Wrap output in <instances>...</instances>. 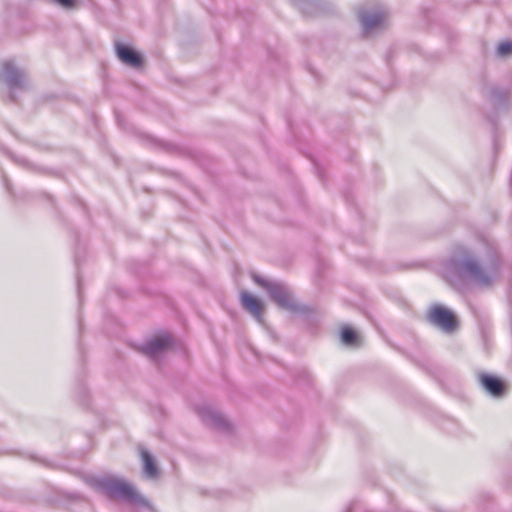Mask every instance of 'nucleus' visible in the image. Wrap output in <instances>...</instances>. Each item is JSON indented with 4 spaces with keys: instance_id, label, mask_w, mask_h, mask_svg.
<instances>
[{
    "instance_id": "4",
    "label": "nucleus",
    "mask_w": 512,
    "mask_h": 512,
    "mask_svg": "<svg viewBox=\"0 0 512 512\" xmlns=\"http://www.w3.org/2000/svg\"><path fill=\"white\" fill-rule=\"evenodd\" d=\"M0 76L9 89V97L12 101H15V91H22L28 87L26 74L17 68L11 60L3 62Z\"/></svg>"
},
{
    "instance_id": "15",
    "label": "nucleus",
    "mask_w": 512,
    "mask_h": 512,
    "mask_svg": "<svg viewBox=\"0 0 512 512\" xmlns=\"http://www.w3.org/2000/svg\"><path fill=\"white\" fill-rule=\"evenodd\" d=\"M512 52V42L505 41L498 45L497 47V55L499 57H505Z\"/></svg>"
},
{
    "instance_id": "3",
    "label": "nucleus",
    "mask_w": 512,
    "mask_h": 512,
    "mask_svg": "<svg viewBox=\"0 0 512 512\" xmlns=\"http://www.w3.org/2000/svg\"><path fill=\"white\" fill-rule=\"evenodd\" d=\"M252 278L255 283L264 288L270 298L278 307L288 310L292 313L308 314L311 312L310 307L298 304L290 291V289L282 282L270 281L259 275L253 274Z\"/></svg>"
},
{
    "instance_id": "16",
    "label": "nucleus",
    "mask_w": 512,
    "mask_h": 512,
    "mask_svg": "<svg viewBox=\"0 0 512 512\" xmlns=\"http://www.w3.org/2000/svg\"><path fill=\"white\" fill-rule=\"evenodd\" d=\"M7 155L18 165L24 167V168H28V169H32L33 166L32 164L25 158L23 157H20V156H15L14 154L8 152Z\"/></svg>"
},
{
    "instance_id": "13",
    "label": "nucleus",
    "mask_w": 512,
    "mask_h": 512,
    "mask_svg": "<svg viewBox=\"0 0 512 512\" xmlns=\"http://www.w3.org/2000/svg\"><path fill=\"white\" fill-rule=\"evenodd\" d=\"M508 91L500 88H492L490 91V98L493 104L497 107L505 106L508 100Z\"/></svg>"
},
{
    "instance_id": "17",
    "label": "nucleus",
    "mask_w": 512,
    "mask_h": 512,
    "mask_svg": "<svg viewBox=\"0 0 512 512\" xmlns=\"http://www.w3.org/2000/svg\"><path fill=\"white\" fill-rule=\"evenodd\" d=\"M53 1L64 8H71L75 4V0H53Z\"/></svg>"
},
{
    "instance_id": "9",
    "label": "nucleus",
    "mask_w": 512,
    "mask_h": 512,
    "mask_svg": "<svg viewBox=\"0 0 512 512\" xmlns=\"http://www.w3.org/2000/svg\"><path fill=\"white\" fill-rule=\"evenodd\" d=\"M115 50L119 60L125 63L126 65H129L134 68H138L142 65L141 55L132 47L116 42Z\"/></svg>"
},
{
    "instance_id": "1",
    "label": "nucleus",
    "mask_w": 512,
    "mask_h": 512,
    "mask_svg": "<svg viewBox=\"0 0 512 512\" xmlns=\"http://www.w3.org/2000/svg\"><path fill=\"white\" fill-rule=\"evenodd\" d=\"M500 266L498 253L493 247H487L485 257L460 247L445 262L443 272L454 288L463 291L470 283L485 287L491 285L499 275Z\"/></svg>"
},
{
    "instance_id": "7",
    "label": "nucleus",
    "mask_w": 512,
    "mask_h": 512,
    "mask_svg": "<svg viewBox=\"0 0 512 512\" xmlns=\"http://www.w3.org/2000/svg\"><path fill=\"white\" fill-rule=\"evenodd\" d=\"M197 413L201 420L209 427L221 431L229 432L231 425L228 420L218 411L210 406H198Z\"/></svg>"
},
{
    "instance_id": "18",
    "label": "nucleus",
    "mask_w": 512,
    "mask_h": 512,
    "mask_svg": "<svg viewBox=\"0 0 512 512\" xmlns=\"http://www.w3.org/2000/svg\"><path fill=\"white\" fill-rule=\"evenodd\" d=\"M3 182H4V185H5L6 189H7V191L11 193V189H10L8 180L5 177H3Z\"/></svg>"
},
{
    "instance_id": "11",
    "label": "nucleus",
    "mask_w": 512,
    "mask_h": 512,
    "mask_svg": "<svg viewBox=\"0 0 512 512\" xmlns=\"http://www.w3.org/2000/svg\"><path fill=\"white\" fill-rule=\"evenodd\" d=\"M241 300L243 307L247 309L259 323H262V303L257 298L246 292L241 293Z\"/></svg>"
},
{
    "instance_id": "19",
    "label": "nucleus",
    "mask_w": 512,
    "mask_h": 512,
    "mask_svg": "<svg viewBox=\"0 0 512 512\" xmlns=\"http://www.w3.org/2000/svg\"><path fill=\"white\" fill-rule=\"evenodd\" d=\"M77 289H78V294L80 295V281L79 279L77 280Z\"/></svg>"
},
{
    "instance_id": "2",
    "label": "nucleus",
    "mask_w": 512,
    "mask_h": 512,
    "mask_svg": "<svg viewBox=\"0 0 512 512\" xmlns=\"http://www.w3.org/2000/svg\"><path fill=\"white\" fill-rule=\"evenodd\" d=\"M88 484L111 500H122L129 504L149 507V502L122 478L114 476L90 477Z\"/></svg>"
},
{
    "instance_id": "10",
    "label": "nucleus",
    "mask_w": 512,
    "mask_h": 512,
    "mask_svg": "<svg viewBox=\"0 0 512 512\" xmlns=\"http://www.w3.org/2000/svg\"><path fill=\"white\" fill-rule=\"evenodd\" d=\"M482 387L493 397H501L505 391L504 382L493 375L487 373H480L478 375Z\"/></svg>"
},
{
    "instance_id": "14",
    "label": "nucleus",
    "mask_w": 512,
    "mask_h": 512,
    "mask_svg": "<svg viewBox=\"0 0 512 512\" xmlns=\"http://www.w3.org/2000/svg\"><path fill=\"white\" fill-rule=\"evenodd\" d=\"M358 339L357 333L350 327L341 330V340L345 345H354Z\"/></svg>"
},
{
    "instance_id": "8",
    "label": "nucleus",
    "mask_w": 512,
    "mask_h": 512,
    "mask_svg": "<svg viewBox=\"0 0 512 512\" xmlns=\"http://www.w3.org/2000/svg\"><path fill=\"white\" fill-rule=\"evenodd\" d=\"M173 339L169 334H162L147 341L142 351L150 358H154L166 351L172 345Z\"/></svg>"
},
{
    "instance_id": "5",
    "label": "nucleus",
    "mask_w": 512,
    "mask_h": 512,
    "mask_svg": "<svg viewBox=\"0 0 512 512\" xmlns=\"http://www.w3.org/2000/svg\"><path fill=\"white\" fill-rule=\"evenodd\" d=\"M427 320L445 333H452L458 327L455 315L441 305H433L428 312Z\"/></svg>"
},
{
    "instance_id": "6",
    "label": "nucleus",
    "mask_w": 512,
    "mask_h": 512,
    "mask_svg": "<svg viewBox=\"0 0 512 512\" xmlns=\"http://www.w3.org/2000/svg\"><path fill=\"white\" fill-rule=\"evenodd\" d=\"M358 19L361 23L363 34L370 33L384 28L387 20V13L382 8L373 10L362 9L358 12Z\"/></svg>"
},
{
    "instance_id": "12",
    "label": "nucleus",
    "mask_w": 512,
    "mask_h": 512,
    "mask_svg": "<svg viewBox=\"0 0 512 512\" xmlns=\"http://www.w3.org/2000/svg\"><path fill=\"white\" fill-rule=\"evenodd\" d=\"M141 457L145 476L151 479L157 477L158 467L153 456L148 451L142 450Z\"/></svg>"
}]
</instances>
